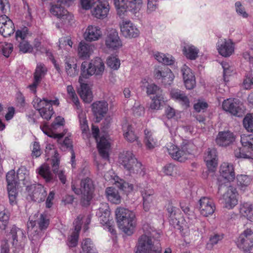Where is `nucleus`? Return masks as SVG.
Wrapping results in <instances>:
<instances>
[{"label":"nucleus","mask_w":253,"mask_h":253,"mask_svg":"<svg viewBox=\"0 0 253 253\" xmlns=\"http://www.w3.org/2000/svg\"><path fill=\"white\" fill-rule=\"evenodd\" d=\"M49 223L46 215L37 212L31 215L27 223L30 238L33 244L38 245L41 243V238L43 236L42 230H45Z\"/></svg>","instance_id":"1"},{"label":"nucleus","mask_w":253,"mask_h":253,"mask_svg":"<svg viewBox=\"0 0 253 253\" xmlns=\"http://www.w3.org/2000/svg\"><path fill=\"white\" fill-rule=\"evenodd\" d=\"M115 212L119 228L126 235H132L136 225L135 213L122 207L118 208Z\"/></svg>","instance_id":"2"},{"label":"nucleus","mask_w":253,"mask_h":253,"mask_svg":"<svg viewBox=\"0 0 253 253\" xmlns=\"http://www.w3.org/2000/svg\"><path fill=\"white\" fill-rule=\"evenodd\" d=\"M195 148L194 144L188 140L183 141L180 147L173 144L167 145L168 152L172 158L181 162L187 160L192 155Z\"/></svg>","instance_id":"3"},{"label":"nucleus","mask_w":253,"mask_h":253,"mask_svg":"<svg viewBox=\"0 0 253 253\" xmlns=\"http://www.w3.org/2000/svg\"><path fill=\"white\" fill-rule=\"evenodd\" d=\"M143 230L145 234L138 239L136 253H161V248L152 244L151 236L153 229L148 224L144 225Z\"/></svg>","instance_id":"4"},{"label":"nucleus","mask_w":253,"mask_h":253,"mask_svg":"<svg viewBox=\"0 0 253 253\" xmlns=\"http://www.w3.org/2000/svg\"><path fill=\"white\" fill-rule=\"evenodd\" d=\"M33 104L43 119L49 120L54 113L52 105L58 106L59 101L57 98L54 100H48L35 97L33 101Z\"/></svg>","instance_id":"5"},{"label":"nucleus","mask_w":253,"mask_h":253,"mask_svg":"<svg viewBox=\"0 0 253 253\" xmlns=\"http://www.w3.org/2000/svg\"><path fill=\"white\" fill-rule=\"evenodd\" d=\"M67 91L69 97L72 99L73 102L76 106L77 113L78 114L80 128L82 131L83 136L84 139L88 138L90 136V133L89 132L87 121L86 120V113L80 110V103L78 98L72 85L67 86Z\"/></svg>","instance_id":"6"},{"label":"nucleus","mask_w":253,"mask_h":253,"mask_svg":"<svg viewBox=\"0 0 253 253\" xmlns=\"http://www.w3.org/2000/svg\"><path fill=\"white\" fill-rule=\"evenodd\" d=\"M72 189L77 195H81V202L83 205L86 206L92 198L94 186L91 179L86 177L82 179L81 182V188L77 189L74 184H72Z\"/></svg>","instance_id":"7"},{"label":"nucleus","mask_w":253,"mask_h":253,"mask_svg":"<svg viewBox=\"0 0 253 253\" xmlns=\"http://www.w3.org/2000/svg\"><path fill=\"white\" fill-rule=\"evenodd\" d=\"M7 236L15 249V252H18L23 248L26 237L25 232L23 229L13 225L11 226Z\"/></svg>","instance_id":"8"},{"label":"nucleus","mask_w":253,"mask_h":253,"mask_svg":"<svg viewBox=\"0 0 253 253\" xmlns=\"http://www.w3.org/2000/svg\"><path fill=\"white\" fill-rule=\"evenodd\" d=\"M46 155L51 156V166L53 173L57 174L63 184L66 182V177L62 170H59L60 157L59 154L55 149L54 146L51 144H47L45 150Z\"/></svg>","instance_id":"9"},{"label":"nucleus","mask_w":253,"mask_h":253,"mask_svg":"<svg viewBox=\"0 0 253 253\" xmlns=\"http://www.w3.org/2000/svg\"><path fill=\"white\" fill-rule=\"evenodd\" d=\"M92 134L97 142V146L100 155L104 159L108 160L110 150V143L104 136H101L98 140L97 136L99 132L98 126L94 125L92 126Z\"/></svg>","instance_id":"10"},{"label":"nucleus","mask_w":253,"mask_h":253,"mask_svg":"<svg viewBox=\"0 0 253 253\" xmlns=\"http://www.w3.org/2000/svg\"><path fill=\"white\" fill-rule=\"evenodd\" d=\"M236 244L245 253H249L253 248V231L250 228L245 230L238 238Z\"/></svg>","instance_id":"11"},{"label":"nucleus","mask_w":253,"mask_h":253,"mask_svg":"<svg viewBox=\"0 0 253 253\" xmlns=\"http://www.w3.org/2000/svg\"><path fill=\"white\" fill-rule=\"evenodd\" d=\"M109 10L110 5L107 0H98L94 3L91 13L96 18L103 19L107 17Z\"/></svg>","instance_id":"12"},{"label":"nucleus","mask_w":253,"mask_h":253,"mask_svg":"<svg viewBox=\"0 0 253 253\" xmlns=\"http://www.w3.org/2000/svg\"><path fill=\"white\" fill-rule=\"evenodd\" d=\"M105 45L108 49L114 51L121 48L123 46L118 33L116 29H112L108 31L104 39Z\"/></svg>","instance_id":"13"},{"label":"nucleus","mask_w":253,"mask_h":253,"mask_svg":"<svg viewBox=\"0 0 253 253\" xmlns=\"http://www.w3.org/2000/svg\"><path fill=\"white\" fill-rule=\"evenodd\" d=\"M26 190L31 199L38 203L44 201L47 195V192L45 188L40 184L26 185Z\"/></svg>","instance_id":"14"},{"label":"nucleus","mask_w":253,"mask_h":253,"mask_svg":"<svg viewBox=\"0 0 253 253\" xmlns=\"http://www.w3.org/2000/svg\"><path fill=\"white\" fill-rule=\"evenodd\" d=\"M6 181L9 203L11 205H15L17 203V193L16 189V175L14 170H11L7 172Z\"/></svg>","instance_id":"15"},{"label":"nucleus","mask_w":253,"mask_h":253,"mask_svg":"<svg viewBox=\"0 0 253 253\" xmlns=\"http://www.w3.org/2000/svg\"><path fill=\"white\" fill-rule=\"evenodd\" d=\"M64 119L63 118L58 116L55 119L54 122L52 124L51 126L48 127L46 125L41 126V128L44 133L50 137L58 138V141H60V139L64 136L63 133H55L53 131L56 129L58 127L62 126L64 125Z\"/></svg>","instance_id":"16"},{"label":"nucleus","mask_w":253,"mask_h":253,"mask_svg":"<svg viewBox=\"0 0 253 253\" xmlns=\"http://www.w3.org/2000/svg\"><path fill=\"white\" fill-rule=\"evenodd\" d=\"M120 29L122 35L126 38H135L139 35V30L129 20L123 21L120 24Z\"/></svg>","instance_id":"17"},{"label":"nucleus","mask_w":253,"mask_h":253,"mask_svg":"<svg viewBox=\"0 0 253 253\" xmlns=\"http://www.w3.org/2000/svg\"><path fill=\"white\" fill-rule=\"evenodd\" d=\"M241 106L239 102L233 98L225 100L222 103V108L224 110L237 117L242 116L244 113V110Z\"/></svg>","instance_id":"18"},{"label":"nucleus","mask_w":253,"mask_h":253,"mask_svg":"<svg viewBox=\"0 0 253 253\" xmlns=\"http://www.w3.org/2000/svg\"><path fill=\"white\" fill-rule=\"evenodd\" d=\"M199 210L204 216L211 215L215 210V205L213 201L207 197H203L199 201Z\"/></svg>","instance_id":"19"},{"label":"nucleus","mask_w":253,"mask_h":253,"mask_svg":"<svg viewBox=\"0 0 253 253\" xmlns=\"http://www.w3.org/2000/svg\"><path fill=\"white\" fill-rule=\"evenodd\" d=\"M167 211L169 214L171 222L174 227L180 230H183L188 228L187 223L183 218H179V215L177 214V209L171 205H169Z\"/></svg>","instance_id":"20"},{"label":"nucleus","mask_w":253,"mask_h":253,"mask_svg":"<svg viewBox=\"0 0 253 253\" xmlns=\"http://www.w3.org/2000/svg\"><path fill=\"white\" fill-rule=\"evenodd\" d=\"M110 211L108 204L106 203H102L96 212V215L99 217L100 223L109 226V231L114 234L115 231L110 225Z\"/></svg>","instance_id":"21"},{"label":"nucleus","mask_w":253,"mask_h":253,"mask_svg":"<svg viewBox=\"0 0 253 253\" xmlns=\"http://www.w3.org/2000/svg\"><path fill=\"white\" fill-rule=\"evenodd\" d=\"M27 30L24 29L22 30H18L16 32V39L19 42V48L20 51L23 53H31L32 52L33 47L29 42L25 40L27 35Z\"/></svg>","instance_id":"22"},{"label":"nucleus","mask_w":253,"mask_h":253,"mask_svg":"<svg viewBox=\"0 0 253 253\" xmlns=\"http://www.w3.org/2000/svg\"><path fill=\"white\" fill-rule=\"evenodd\" d=\"M236 189L232 186L228 187L222 196V202L224 207L228 209L234 208L238 203Z\"/></svg>","instance_id":"23"},{"label":"nucleus","mask_w":253,"mask_h":253,"mask_svg":"<svg viewBox=\"0 0 253 253\" xmlns=\"http://www.w3.org/2000/svg\"><path fill=\"white\" fill-rule=\"evenodd\" d=\"M102 35V31L98 26L90 25L86 28L83 36L86 41L91 42L98 41Z\"/></svg>","instance_id":"24"},{"label":"nucleus","mask_w":253,"mask_h":253,"mask_svg":"<svg viewBox=\"0 0 253 253\" xmlns=\"http://www.w3.org/2000/svg\"><path fill=\"white\" fill-rule=\"evenodd\" d=\"M123 135L128 142H132L136 140L138 144L141 145L140 142L137 141V136L134 133V129L130 122L127 119H124L122 124Z\"/></svg>","instance_id":"25"},{"label":"nucleus","mask_w":253,"mask_h":253,"mask_svg":"<svg viewBox=\"0 0 253 253\" xmlns=\"http://www.w3.org/2000/svg\"><path fill=\"white\" fill-rule=\"evenodd\" d=\"M185 86L187 89H193L196 84L195 78L190 68L184 65L181 69Z\"/></svg>","instance_id":"26"},{"label":"nucleus","mask_w":253,"mask_h":253,"mask_svg":"<svg viewBox=\"0 0 253 253\" xmlns=\"http://www.w3.org/2000/svg\"><path fill=\"white\" fill-rule=\"evenodd\" d=\"M139 190L141 193L143 200V209L145 211H147L149 210L154 201L153 190L148 187H140Z\"/></svg>","instance_id":"27"},{"label":"nucleus","mask_w":253,"mask_h":253,"mask_svg":"<svg viewBox=\"0 0 253 253\" xmlns=\"http://www.w3.org/2000/svg\"><path fill=\"white\" fill-rule=\"evenodd\" d=\"M217 50L219 53L224 57H229L234 51V44L230 40H224L218 42Z\"/></svg>","instance_id":"28"},{"label":"nucleus","mask_w":253,"mask_h":253,"mask_svg":"<svg viewBox=\"0 0 253 253\" xmlns=\"http://www.w3.org/2000/svg\"><path fill=\"white\" fill-rule=\"evenodd\" d=\"M64 69L67 76L75 77L78 75L79 69L76 59L73 57H66L64 60Z\"/></svg>","instance_id":"29"},{"label":"nucleus","mask_w":253,"mask_h":253,"mask_svg":"<svg viewBox=\"0 0 253 253\" xmlns=\"http://www.w3.org/2000/svg\"><path fill=\"white\" fill-rule=\"evenodd\" d=\"M104 178L106 181L117 182V186L126 192H130L133 190V185L131 184L126 182H118L119 177L116 176L112 171L105 173Z\"/></svg>","instance_id":"30"},{"label":"nucleus","mask_w":253,"mask_h":253,"mask_svg":"<svg viewBox=\"0 0 253 253\" xmlns=\"http://www.w3.org/2000/svg\"><path fill=\"white\" fill-rule=\"evenodd\" d=\"M92 110L96 120L99 122L108 111V103L105 101H99L92 104Z\"/></svg>","instance_id":"31"},{"label":"nucleus","mask_w":253,"mask_h":253,"mask_svg":"<svg viewBox=\"0 0 253 253\" xmlns=\"http://www.w3.org/2000/svg\"><path fill=\"white\" fill-rule=\"evenodd\" d=\"M220 174L227 181H233L235 177L233 165L227 162L223 163L220 167Z\"/></svg>","instance_id":"32"},{"label":"nucleus","mask_w":253,"mask_h":253,"mask_svg":"<svg viewBox=\"0 0 253 253\" xmlns=\"http://www.w3.org/2000/svg\"><path fill=\"white\" fill-rule=\"evenodd\" d=\"M135 156L130 151H124L121 153L119 157V163L126 169L129 166L136 162Z\"/></svg>","instance_id":"33"},{"label":"nucleus","mask_w":253,"mask_h":253,"mask_svg":"<svg viewBox=\"0 0 253 253\" xmlns=\"http://www.w3.org/2000/svg\"><path fill=\"white\" fill-rule=\"evenodd\" d=\"M155 76L158 79H161L162 82L165 85H170L173 82L174 76L171 70L165 68L164 70H156Z\"/></svg>","instance_id":"34"},{"label":"nucleus","mask_w":253,"mask_h":253,"mask_svg":"<svg viewBox=\"0 0 253 253\" xmlns=\"http://www.w3.org/2000/svg\"><path fill=\"white\" fill-rule=\"evenodd\" d=\"M233 134L229 131L219 132L216 138V143L219 146H226L232 143L234 140Z\"/></svg>","instance_id":"35"},{"label":"nucleus","mask_w":253,"mask_h":253,"mask_svg":"<svg viewBox=\"0 0 253 253\" xmlns=\"http://www.w3.org/2000/svg\"><path fill=\"white\" fill-rule=\"evenodd\" d=\"M170 96L173 99L178 102L184 107L187 108L189 106V99L182 91L178 89H172L170 91Z\"/></svg>","instance_id":"36"},{"label":"nucleus","mask_w":253,"mask_h":253,"mask_svg":"<svg viewBox=\"0 0 253 253\" xmlns=\"http://www.w3.org/2000/svg\"><path fill=\"white\" fill-rule=\"evenodd\" d=\"M239 213L250 221L253 222V205L250 203H244L240 205Z\"/></svg>","instance_id":"37"},{"label":"nucleus","mask_w":253,"mask_h":253,"mask_svg":"<svg viewBox=\"0 0 253 253\" xmlns=\"http://www.w3.org/2000/svg\"><path fill=\"white\" fill-rule=\"evenodd\" d=\"M94 46L91 44L85 43L84 42H81L78 47V54L80 57L83 59H86L92 54Z\"/></svg>","instance_id":"38"},{"label":"nucleus","mask_w":253,"mask_h":253,"mask_svg":"<svg viewBox=\"0 0 253 253\" xmlns=\"http://www.w3.org/2000/svg\"><path fill=\"white\" fill-rule=\"evenodd\" d=\"M94 73L93 70L92 60L89 63L86 61L83 62L81 65V74L79 79V82H82L84 78H89L94 75Z\"/></svg>","instance_id":"39"},{"label":"nucleus","mask_w":253,"mask_h":253,"mask_svg":"<svg viewBox=\"0 0 253 253\" xmlns=\"http://www.w3.org/2000/svg\"><path fill=\"white\" fill-rule=\"evenodd\" d=\"M80 84V89L79 93L82 99L86 103L90 102L93 98L92 93L89 85L82 82H79Z\"/></svg>","instance_id":"40"},{"label":"nucleus","mask_w":253,"mask_h":253,"mask_svg":"<svg viewBox=\"0 0 253 253\" xmlns=\"http://www.w3.org/2000/svg\"><path fill=\"white\" fill-rule=\"evenodd\" d=\"M216 151L209 148L205 156V161L209 169H212L217 165Z\"/></svg>","instance_id":"41"},{"label":"nucleus","mask_w":253,"mask_h":253,"mask_svg":"<svg viewBox=\"0 0 253 253\" xmlns=\"http://www.w3.org/2000/svg\"><path fill=\"white\" fill-rule=\"evenodd\" d=\"M182 51L185 57L190 60H195L198 56L199 49L191 44H185Z\"/></svg>","instance_id":"42"},{"label":"nucleus","mask_w":253,"mask_h":253,"mask_svg":"<svg viewBox=\"0 0 253 253\" xmlns=\"http://www.w3.org/2000/svg\"><path fill=\"white\" fill-rule=\"evenodd\" d=\"M144 134V141L147 149L149 150L154 149L158 145V141L154 134L148 129L145 130Z\"/></svg>","instance_id":"43"},{"label":"nucleus","mask_w":253,"mask_h":253,"mask_svg":"<svg viewBox=\"0 0 253 253\" xmlns=\"http://www.w3.org/2000/svg\"><path fill=\"white\" fill-rule=\"evenodd\" d=\"M106 195L108 200L115 204H119L121 202V197L118 191L113 187H108L106 189Z\"/></svg>","instance_id":"44"},{"label":"nucleus","mask_w":253,"mask_h":253,"mask_svg":"<svg viewBox=\"0 0 253 253\" xmlns=\"http://www.w3.org/2000/svg\"><path fill=\"white\" fill-rule=\"evenodd\" d=\"M82 218V216H78L75 221L74 223L75 231L73 232L71 236L69 238V241L70 245L69 246L71 247H75L77 245L78 238H79V234L80 231L81 230L80 224H78V221H80Z\"/></svg>","instance_id":"45"},{"label":"nucleus","mask_w":253,"mask_h":253,"mask_svg":"<svg viewBox=\"0 0 253 253\" xmlns=\"http://www.w3.org/2000/svg\"><path fill=\"white\" fill-rule=\"evenodd\" d=\"M141 84L142 87L146 88L148 94L159 95L160 93H163L162 90L157 85L154 84H149L148 80L146 79H143Z\"/></svg>","instance_id":"46"},{"label":"nucleus","mask_w":253,"mask_h":253,"mask_svg":"<svg viewBox=\"0 0 253 253\" xmlns=\"http://www.w3.org/2000/svg\"><path fill=\"white\" fill-rule=\"evenodd\" d=\"M81 253H97L94 244L89 238H85L81 242Z\"/></svg>","instance_id":"47"},{"label":"nucleus","mask_w":253,"mask_h":253,"mask_svg":"<svg viewBox=\"0 0 253 253\" xmlns=\"http://www.w3.org/2000/svg\"><path fill=\"white\" fill-rule=\"evenodd\" d=\"M165 102V98L163 93L156 95L152 98L149 109L152 110H158L161 109Z\"/></svg>","instance_id":"48"},{"label":"nucleus","mask_w":253,"mask_h":253,"mask_svg":"<svg viewBox=\"0 0 253 253\" xmlns=\"http://www.w3.org/2000/svg\"><path fill=\"white\" fill-rule=\"evenodd\" d=\"M143 5V0H127V10L136 14L139 12Z\"/></svg>","instance_id":"49"},{"label":"nucleus","mask_w":253,"mask_h":253,"mask_svg":"<svg viewBox=\"0 0 253 253\" xmlns=\"http://www.w3.org/2000/svg\"><path fill=\"white\" fill-rule=\"evenodd\" d=\"M241 142L243 149L250 152L253 150V134H243L241 136Z\"/></svg>","instance_id":"50"},{"label":"nucleus","mask_w":253,"mask_h":253,"mask_svg":"<svg viewBox=\"0 0 253 253\" xmlns=\"http://www.w3.org/2000/svg\"><path fill=\"white\" fill-rule=\"evenodd\" d=\"M37 172L42 176L46 182H49L53 179V174L50 170V168L46 164L42 165L37 169Z\"/></svg>","instance_id":"51"},{"label":"nucleus","mask_w":253,"mask_h":253,"mask_svg":"<svg viewBox=\"0 0 253 253\" xmlns=\"http://www.w3.org/2000/svg\"><path fill=\"white\" fill-rule=\"evenodd\" d=\"M93 70L94 75L102 76L105 70V65L102 60L99 57H96L92 60Z\"/></svg>","instance_id":"52"},{"label":"nucleus","mask_w":253,"mask_h":253,"mask_svg":"<svg viewBox=\"0 0 253 253\" xmlns=\"http://www.w3.org/2000/svg\"><path fill=\"white\" fill-rule=\"evenodd\" d=\"M129 167V168H127L126 170H127L130 175L138 174L143 175L144 174L143 170L144 167L141 163L137 161V159H136V162L132 164Z\"/></svg>","instance_id":"53"},{"label":"nucleus","mask_w":253,"mask_h":253,"mask_svg":"<svg viewBox=\"0 0 253 253\" xmlns=\"http://www.w3.org/2000/svg\"><path fill=\"white\" fill-rule=\"evenodd\" d=\"M129 167V168H127L126 170H127L130 175L138 174L143 175L144 174L143 170L144 167L141 163L137 161V159H136V162L132 164Z\"/></svg>","instance_id":"54"},{"label":"nucleus","mask_w":253,"mask_h":253,"mask_svg":"<svg viewBox=\"0 0 253 253\" xmlns=\"http://www.w3.org/2000/svg\"><path fill=\"white\" fill-rule=\"evenodd\" d=\"M155 58L160 63L162 64L170 65L173 64L174 59L172 56L168 54L166 55L160 52H157L154 54Z\"/></svg>","instance_id":"55"},{"label":"nucleus","mask_w":253,"mask_h":253,"mask_svg":"<svg viewBox=\"0 0 253 253\" xmlns=\"http://www.w3.org/2000/svg\"><path fill=\"white\" fill-rule=\"evenodd\" d=\"M118 14L122 16L127 11V0H113Z\"/></svg>","instance_id":"56"},{"label":"nucleus","mask_w":253,"mask_h":253,"mask_svg":"<svg viewBox=\"0 0 253 253\" xmlns=\"http://www.w3.org/2000/svg\"><path fill=\"white\" fill-rule=\"evenodd\" d=\"M237 184L242 190L244 191L251 183L252 178L247 175L240 174L237 176Z\"/></svg>","instance_id":"57"},{"label":"nucleus","mask_w":253,"mask_h":253,"mask_svg":"<svg viewBox=\"0 0 253 253\" xmlns=\"http://www.w3.org/2000/svg\"><path fill=\"white\" fill-rule=\"evenodd\" d=\"M15 29L14 24L12 21H8L6 25L2 26L0 29V34L4 37H7L13 34L14 32Z\"/></svg>","instance_id":"58"},{"label":"nucleus","mask_w":253,"mask_h":253,"mask_svg":"<svg viewBox=\"0 0 253 253\" xmlns=\"http://www.w3.org/2000/svg\"><path fill=\"white\" fill-rule=\"evenodd\" d=\"M46 69L43 64H38L34 73V80L40 82L46 74Z\"/></svg>","instance_id":"59"},{"label":"nucleus","mask_w":253,"mask_h":253,"mask_svg":"<svg viewBox=\"0 0 253 253\" xmlns=\"http://www.w3.org/2000/svg\"><path fill=\"white\" fill-rule=\"evenodd\" d=\"M17 177L19 181H23V184L26 185L29 179V171L26 168L22 167L17 170Z\"/></svg>","instance_id":"60"},{"label":"nucleus","mask_w":253,"mask_h":253,"mask_svg":"<svg viewBox=\"0 0 253 253\" xmlns=\"http://www.w3.org/2000/svg\"><path fill=\"white\" fill-rule=\"evenodd\" d=\"M72 45L73 42L70 37H63L59 40V49L69 50L72 48Z\"/></svg>","instance_id":"61"},{"label":"nucleus","mask_w":253,"mask_h":253,"mask_svg":"<svg viewBox=\"0 0 253 253\" xmlns=\"http://www.w3.org/2000/svg\"><path fill=\"white\" fill-rule=\"evenodd\" d=\"M13 45L10 43L0 42V51L2 54L6 57L9 56L13 50Z\"/></svg>","instance_id":"62"},{"label":"nucleus","mask_w":253,"mask_h":253,"mask_svg":"<svg viewBox=\"0 0 253 253\" xmlns=\"http://www.w3.org/2000/svg\"><path fill=\"white\" fill-rule=\"evenodd\" d=\"M107 64L110 68L117 70L120 66V60L116 56H111L107 60Z\"/></svg>","instance_id":"63"},{"label":"nucleus","mask_w":253,"mask_h":253,"mask_svg":"<svg viewBox=\"0 0 253 253\" xmlns=\"http://www.w3.org/2000/svg\"><path fill=\"white\" fill-rule=\"evenodd\" d=\"M243 125L248 131L253 132V114L246 116L243 120Z\"/></svg>","instance_id":"64"}]
</instances>
